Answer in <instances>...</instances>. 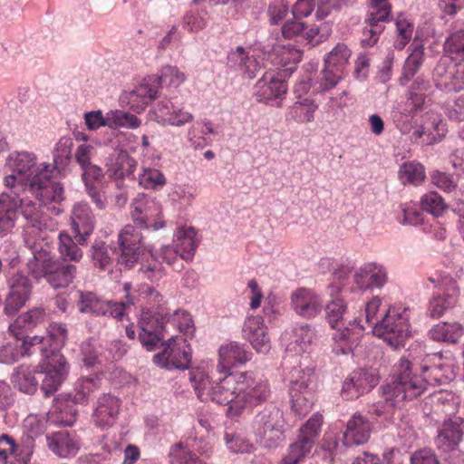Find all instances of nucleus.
Listing matches in <instances>:
<instances>
[{
	"mask_svg": "<svg viewBox=\"0 0 464 464\" xmlns=\"http://www.w3.org/2000/svg\"><path fill=\"white\" fill-rule=\"evenodd\" d=\"M440 366L420 363L415 359L401 358L393 367L392 382L382 387L383 401L372 406L376 416L390 417L407 400L420 396L428 384L440 382Z\"/></svg>",
	"mask_w": 464,
	"mask_h": 464,
	"instance_id": "nucleus-1",
	"label": "nucleus"
},
{
	"mask_svg": "<svg viewBox=\"0 0 464 464\" xmlns=\"http://www.w3.org/2000/svg\"><path fill=\"white\" fill-rule=\"evenodd\" d=\"M5 185H14L15 181L24 187L23 193L34 196L42 205L60 202L63 199V188L59 182L52 180L53 166L48 162H37L34 153L14 151L9 154L5 165Z\"/></svg>",
	"mask_w": 464,
	"mask_h": 464,
	"instance_id": "nucleus-2",
	"label": "nucleus"
},
{
	"mask_svg": "<svg viewBox=\"0 0 464 464\" xmlns=\"http://www.w3.org/2000/svg\"><path fill=\"white\" fill-rule=\"evenodd\" d=\"M140 231L131 225H126L119 233L118 243L121 250L119 263L131 268L140 262L139 272L152 283L160 281L165 275L161 264L153 257L142 243Z\"/></svg>",
	"mask_w": 464,
	"mask_h": 464,
	"instance_id": "nucleus-3",
	"label": "nucleus"
},
{
	"mask_svg": "<svg viewBox=\"0 0 464 464\" xmlns=\"http://www.w3.org/2000/svg\"><path fill=\"white\" fill-rule=\"evenodd\" d=\"M372 334L383 339L392 347L404 345L411 334L409 310L401 307H389L383 310L382 319L375 324Z\"/></svg>",
	"mask_w": 464,
	"mask_h": 464,
	"instance_id": "nucleus-4",
	"label": "nucleus"
},
{
	"mask_svg": "<svg viewBox=\"0 0 464 464\" xmlns=\"http://www.w3.org/2000/svg\"><path fill=\"white\" fill-rule=\"evenodd\" d=\"M252 431L264 448H276L285 437V421L283 412L275 406L266 407L254 418Z\"/></svg>",
	"mask_w": 464,
	"mask_h": 464,
	"instance_id": "nucleus-5",
	"label": "nucleus"
},
{
	"mask_svg": "<svg viewBox=\"0 0 464 464\" xmlns=\"http://www.w3.org/2000/svg\"><path fill=\"white\" fill-rule=\"evenodd\" d=\"M382 304V301L379 296L372 297L365 304L364 318L366 325L362 324L361 320L358 322L357 319H354L353 323H349L350 326L343 328V331L334 335L337 348L342 353L347 354L353 351V348L358 345L363 331L371 330L373 333L375 324L382 319L378 316Z\"/></svg>",
	"mask_w": 464,
	"mask_h": 464,
	"instance_id": "nucleus-6",
	"label": "nucleus"
},
{
	"mask_svg": "<svg viewBox=\"0 0 464 464\" xmlns=\"http://www.w3.org/2000/svg\"><path fill=\"white\" fill-rule=\"evenodd\" d=\"M316 390V377L310 368L294 369L289 394L292 410L299 416L306 415L312 409Z\"/></svg>",
	"mask_w": 464,
	"mask_h": 464,
	"instance_id": "nucleus-7",
	"label": "nucleus"
},
{
	"mask_svg": "<svg viewBox=\"0 0 464 464\" xmlns=\"http://www.w3.org/2000/svg\"><path fill=\"white\" fill-rule=\"evenodd\" d=\"M9 190L0 194V227L3 233L10 231L21 210L24 217V210L28 208L27 204H33L34 200L23 193L24 187L15 181L14 185H5Z\"/></svg>",
	"mask_w": 464,
	"mask_h": 464,
	"instance_id": "nucleus-8",
	"label": "nucleus"
},
{
	"mask_svg": "<svg viewBox=\"0 0 464 464\" xmlns=\"http://www.w3.org/2000/svg\"><path fill=\"white\" fill-rule=\"evenodd\" d=\"M437 87L447 92L464 89V57L442 55L433 71Z\"/></svg>",
	"mask_w": 464,
	"mask_h": 464,
	"instance_id": "nucleus-9",
	"label": "nucleus"
},
{
	"mask_svg": "<svg viewBox=\"0 0 464 464\" xmlns=\"http://www.w3.org/2000/svg\"><path fill=\"white\" fill-rule=\"evenodd\" d=\"M239 400L237 409L241 412L246 408L266 401L270 396V387L266 380L253 372L237 373Z\"/></svg>",
	"mask_w": 464,
	"mask_h": 464,
	"instance_id": "nucleus-10",
	"label": "nucleus"
},
{
	"mask_svg": "<svg viewBox=\"0 0 464 464\" xmlns=\"http://www.w3.org/2000/svg\"><path fill=\"white\" fill-rule=\"evenodd\" d=\"M130 217L133 223L140 228L159 230L165 226L160 204L143 193L138 194L132 200Z\"/></svg>",
	"mask_w": 464,
	"mask_h": 464,
	"instance_id": "nucleus-11",
	"label": "nucleus"
},
{
	"mask_svg": "<svg viewBox=\"0 0 464 464\" xmlns=\"http://www.w3.org/2000/svg\"><path fill=\"white\" fill-rule=\"evenodd\" d=\"M351 50L343 43L337 44L325 56L322 71L323 91L334 88L344 76L345 67L351 57Z\"/></svg>",
	"mask_w": 464,
	"mask_h": 464,
	"instance_id": "nucleus-12",
	"label": "nucleus"
},
{
	"mask_svg": "<svg viewBox=\"0 0 464 464\" xmlns=\"http://www.w3.org/2000/svg\"><path fill=\"white\" fill-rule=\"evenodd\" d=\"M191 362V349L183 338L171 336L164 343L162 353L153 356V362L162 368L185 370Z\"/></svg>",
	"mask_w": 464,
	"mask_h": 464,
	"instance_id": "nucleus-13",
	"label": "nucleus"
},
{
	"mask_svg": "<svg viewBox=\"0 0 464 464\" xmlns=\"http://www.w3.org/2000/svg\"><path fill=\"white\" fill-rule=\"evenodd\" d=\"M226 376L215 382L208 391V400L227 406V414L236 417L241 414L237 403L239 400L237 373L227 372Z\"/></svg>",
	"mask_w": 464,
	"mask_h": 464,
	"instance_id": "nucleus-14",
	"label": "nucleus"
},
{
	"mask_svg": "<svg viewBox=\"0 0 464 464\" xmlns=\"http://www.w3.org/2000/svg\"><path fill=\"white\" fill-rule=\"evenodd\" d=\"M157 82L156 78H144L142 82L132 91L123 92L120 97V103L122 107H129L130 111H111V116H134L140 114L147 107L149 102L157 97L155 89L151 87Z\"/></svg>",
	"mask_w": 464,
	"mask_h": 464,
	"instance_id": "nucleus-15",
	"label": "nucleus"
},
{
	"mask_svg": "<svg viewBox=\"0 0 464 464\" xmlns=\"http://www.w3.org/2000/svg\"><path fill=\"white\" fill-rule=\"evenodd\" d=\"M41 362V368L45 376L42 383V391L46 396L55 392L62 382L64 381L68 370L66 361L60 352L53 351L50 354L46 353Z\"/></svg>",
	"mask_w": 464,
	"mask_h": 464,
	"instance_id": "nucleus-16",
	"label": "nucleus"
},
{
	"mask_svg": "<svg viewBox=\"0 0 464 464\" xmlns=\"http://www.w3.org/2000/svg\"><path fill=\"white\" fill-rule=\"evenodd\" d=\"M9 292L5 299L4 313L6 315H14L30 298L31 285L29 279L16 273L7 280Z\"/></svg>",
	"mask_w": 464,
	"mask_h": 464,
	"instance_id": "nucleus-17",
	"label": "nucleus"
},
{
	"mask_svg": "<svg viewBox=\"0 0 464 464\" xmlns=\"http://www.w3.org/2000/svg\"><path fill=\"white\" fill-rule=\"evenodd\" d=\"M291 306L303 318L312 319L319 315L324 308L322 297L310 288H298L291 294Z\"/></svg>",
	"mask_w": 464,
	"mask_h": 464,
	"instance_id": "nucleus-18",
	"label": "nucleus"
},
{
	"mask_svg": "<svg viewBox=\"0 0 464 464\" xmlns=\"http://www.w3.org/2000/svg\"><path fill=\"white\" fill-rule=\"evenodd\" d=\"M442 294L433 296L430 301L429 314L433 318H439L444 313L454 307L459 301V289L456 281L450 276L441 278Z\"/></svg>",
	"mask_w": 464,
	"mask_h": 464,
	"instance_id": "nucleus-19",
	"label": "nucleus"
},
{
	"mask_svg": "<svg viewBox=\"0 0 464 464\" xmlns=\"http://www.w3.org/2000/svg\"><path fill=\"white\" fill-rule=\"evenodd\" d=\"M463 434L464 418L454 415L446 420L438 430L435 443L444 452L452 451L459 444Z\"/></svg>",
	"mask_w": 464,
	"mask_h": 464,
	"instance_id": "nucleus-20",
	"label": "nucleus"
},
{
	"mask_svg": "<svg viewBox=\"0 0 464 464\" xmlns=\"http://www.w3.org/2000/svg\"><path fill=\"white\" fill-rule=\"evenodd\" d=\"M379 378L372 370L353 372L347 378L342 388V395L346 400H353L370 392L378 384Z\"/></svg>",
	"mask_w": 464,
	"mask_h": 464,
	"instance_id": "nucleus-21",
	"label": "nucleus"
},
{
	"mask_svg": "<svg viewBox=\"0 0 464 464\" xmlns=\"http://www.w3.org/2000/svg\"><path fill=\"white\" fill-rule=\"evenodd\" d=\"M140 333L139 334L141 344L148 350L153 351L165 337L166 326L156 317L154 312L142 314L140 321Z\"/></svg>",
	"mask_w": 464,
	"mask_h": 464,
	"instance_id": "nucleus-22",
	"label": "nucleus"
},
{
	"mask_svg": "<svg viewBox=\"0 0 464 464\" xmlns=\"http://www.w3.org/2000/svg\"><path fill=\"white\" fill-rule=\"evenodd\" d=\"M354 285L362 289H380L387 282L386 269L377 263H365L353 273Z\"/></svg>",
	"mask_w": 464,
	"mask_h": 464,
	"instance_id": "nucleus-23",
	"label": "nucleus"
},
{
	"mask_svg": "<svg viewBox=\"0 0 464 464\" xmlns=\"http://www.w3.org/2000/svg\"><path fill=\"white\" fill-rule=\"evenodd\" d=\"M30 248L33 256L27 262L30 273L36 279L45 277L57 262L52 255L51 247L43 241H35Z\"/></svg>",
	"mask_w": 464,
	"mask_h": 464,
	"instance_id": "nucleus-24",
	"label": "nucleus"
},
{
	"mask_svg": "<svg viewBox=\"0 0 464 464\" xmlns=\"http://www.w3.org/2000/svg\"><path fill=\"white\" fill-rule=\"evenodd\" d=\"M95 219L92 209L86 203L73 205L71 214V226L80 245L86 243L94 230Z\"/></svg>",
	"mask_w": 464,
	"mask_h": 464,
	"instance_id": "nucleus-25",
	"label": "nucleus"
},
{
	"mask_svg": "<svg viewBox=\"0 0 464 464\" xmlns=\"http://www.w3.org/2000/svg\"><path fill=\"white\" fill-rule=\"evenodd\" d=\"M121 403L117 397L111 394H102L96 401L92 414L93 423L101 428L111 427L117 420Z\"/></svg>",
	"mask_w": 464,
	"mask_h": 464,
	"instance_id": "nucleus-26",
	"label": "nucleus"
},
{
	"mask_svg": "<svg viewBox=\"0 0 464 464\" xmlns=\"http://www.w3.org/2000/svg\"><path fill=\"white\" fill-rule=\"evenodd\" d=\"M244 337L259 353H267L271 349L270 339L264 320L259 315L247 317L243 326Z\"/></svg>",
	"mask_w": 464,
	"mask_h": 464,
	"instance_id": "nucleus-27",
	"label": "nucleus"
},
{
	"mask_svg": "<svg viewBox=\"0 0 464 464\" xmlns=\"http://www.w3.org/2000/svg\"><path fill=\"white\" fill-rule=\"evenodd\" d=\"M286 92L285 83L276 77L274 72H266L255 86V95L259 102L274 105Z\"/></svg>",
	"mask_w": 464,
	"mask_h": 464,
	"instance_id": "nucleus-28",
	"label": "nucleus"
},
{
	"mask_svg": "<svg viewBox=\"0 0 464 464\" xmlns=\"http://www.w3.org/2000/svg\"><path fill=\"white\" fill-rule=\"evenodd\" d=\"M47 331L46 337L34 336L30 339L33 349L43 355L50 354L53 351L59 352L58 348L64 343L67 335V329L63 324L52 323Z\"/></svg>",
	"mask_w": 464,
	"mask_h": 464,
	"instance_id": "nucleus-29",
	"label": "nucleus"
},
{
	"mask_svg": "<svg viewBox=\"0 0 464 464\" xmlns=\"http://www.w3.org/2000/svg\"><path fill=\"white\" fill-rule=\"evenodd\" d=\"M219 359L217 371L219 373L230 372L233 366L243 364L251 359V353L237 343H228L222 345L218 351Z\"/></svg>",
	"mask_w": 464,
	"mask_h": 464,
	"instance_id": "nucleus-30",
	"label": "nucleus"
},
{
	"mask_svg": "<svg viewBox=\"0 0 464 464\" xmlns=\"http://www.w3.org/2000/svg\"><path fill=\"white\" fill-rule=\"evenodd\" d=\"M372 423L360 413H355L347 421L343 433V444L346 446L362 445L368 441L372 433Z\"/></svg>",
	"mask_w": 464,
	"mask_h": 464,
	"instance_id": "nucleus-31",
	"label": "nucleus"
},
{
	"mask_svg": "<svg viewBox=\"0 0 464 464\" xmlns=\"http://www.w3.org/2000/svg\"><path fill=\"white\" fill-rule=\"evenodd\" d=\"M288 336L286 353L292 356L306 353L314 338V332L309 324H300L294 327Z\"/></svg>",
	"mask_w": 464,
	"mask_h": 464,
	"instance_id": "nucleus-32",
	"label": "nucleus"
},
{
	"mask_svg": "<svg viewBox=\"0 0 464 464\" xmlns=\"http://www.w3.org/2000/svg\"><path fill=\"white\" fill-rule=\"evenodd\" d=\"M107 171L115 179H121L133 174L137 163L127 151L115 150L107 159Z\"/></svg>",
	"mask_w": 464,
	"mask_h": 464,
	"instance_id": "nucleus-33",
	"label": "nucleus"
},
{
	"mask_svg": "<svg viewBox=\"0 0 464 464\" xmlns=\"http://www.w3.org/2000/svg\"><path fill=\"white\" fill-rule=\"evenodd\" d=\"M172 244L179 250V257L191 261L198 246L197 233L193 227H180L173 236Z\"/></svg>",
	"mask_w": 464,
	"mask_h": 464,
	"instance_id": "nucleus-34",
	"label": "nucleus"
},
{
	"mask_svg": "<svg viewBox=\"0 0 464 464\" xmlns=\"http://www.w3.org/2000/svg\"><path fill=\"white\" fill-rule=\"evenodd\" d=\"M227 64L231 69L246 74L250 79L256 77L260 69L257 61L253 56H249L241 46H237L228 53Z\"/></svg>",
	"mask_w": 464,
	"mask_h": 464,
	"instance_id": "nucleus-35",
	"label": "nucleus"
},
{
	"mask_svg": "<svg viewBox=\"0 0 464 464\" xmlns=\"http://www.w3.org/2000/svg\"><path fill=\"white\" fill-rule=\"evenodd\" d=\"M46 439L49 449L62 458H68L78 452V440L66 431L55 432Z\"/></svg>",
	"mask_w": 464,
	"mask_h": 464,
	"instance_id": "nucleus-36",
	"label": "nucleus"
},
{
	"mask_svg": "<svg viewBox=\"0 0 464 464\" xmlns=\"http://www.w3.org/2000/svg\"><path fill=\"white\" fill-rule=\"evenodd\" d=\"M156 317L160 318V323L166 326V332H169L170 326L178 328L179 332L188 334L192 328L193 322L188 312L185 310H175L172 313L160 308L154 312Z\"/></svg>",
	"mask_w": 464,
	"mask_h": 464,
	"instance_id": "nucleus-37",
	"label": "nucleus"
},
{
	"mask_svg": "<svg viewBox=\"0 0 464 464\" xmlns=\"http://www.w3.org/2000/svg\"><path fill=\"white\" fill-rule=\"evenodd\" d=\"M463 334L464 328L458 322H440L429 331L431 340L447 343H458Z\"/></svg>",
	"mask_w": 464,
	"mask_h": 464,
	"instance_id": "nucleus-38",
	"label": "nucleus"
},
{
	"mask_svg": "<svg viewBox=\"0 0 464 464\" xmlns=\"http://www.w3.org/2000/svg\"><path fill=\"white\" fill-rule=\"evenodd\" d=\"M35 370L28 365H19L14 369L11 375V382L14 387L24 393L33 394L38 387V380L35 377Z\"/></svg>",
	"mask_w": 464,
	"mask_h": 464,
	"instance_id": "nucleus-39",
	"label": "nucleus"
},
{
	"mask_svg": "<svg viewBox=\"0 0 464 464\" xmlns=\"http://www.w3.org/2000/svg\"><path fill=\"white\" fill-rule=\"evenodd\" d=\"M446 123L441 118H427L421 126L413 132L414 138L426 137L427 144H433L440 140L447 132Z\"/></svg>",
	"mask_w": 464,
	"mask_h": 464,
	"instance_id": "nucleus-40",
	"label": "nucleus"
},
{
	"mask_svg": "<svg viewBox=\"0 0 464 464\" xmlns=\"http://www.w3.org/2000/svg\"><path fill=\"white\" fill-rule=\"evenodd\" d=\"M35 351L33 349L30 341L24 340L20 343L16 340L0 347V363L13 364L25 355H30Z\"/></svg>",
	"mask_w": 464,
	"mask_h": 464,
	"instance_id": "nucleus-41",
	"label": "nucleus"
},
{
	"mask_svg": "<svg viewBox=\"0 0 464 464\" xmlns=\"http://www.w3.org/2000/svg\"><path fill=\"white\" fill-rule=\"evenodd\" d=\"M27 206L28 208L24 210V218L33 227L49 231H53L57 228V220L44 213L35 201L33 204H27Z\"/></svg>",
	"mask_w": 464,
	"mask_h": 464,
	"instance_id": "nucleus-42",
	"label": "nucleus"
},
{
	"mask_svg": "<svg viewBox=\"0 0 464 464\" xmlns=\"http://www.w3.org/2000/svg\"><path fill=\"white\" fill-rule=\"evenodd\" d=\"M76 266L70 264L60 265L56 262L50 273L45 276L48 283L53 288L67 287L74 279Z\"/></svg>",
	"mask_w": 464,
	"mask_h": 464,
	"instance_id": "nucleus-43",
	"label": "nucleus"
},
{
	"mask_svg": "<svg viewBox=\"0 0 464 464\" xmlns=\"http://www.w3.org/2000/svg\"><path fill=\"white\" fill-rule=\"evenodd\" d=\"M147 78L157 79V82L151 85V87L155 89L156 93H158L160 88L163 85L169 89H177L186 79L185 74L177 67L169 65L164 66L160 70V75H150Z\"/></svg>",
	"mask_w": 464,
	"mask_h": 464,
	"instance_id": "nucleus-44",
	"label": "nucleus"
},
{
	"mask_svg": "<svg viewBox=\"0 0 464 464\" xmlns=\"http://www.w3.org/2000/svg\"><path fill=\"white\" fill-rule=\"evenodd\" d=\"M45 428V421L39 419L36 415L27 416L23 424L22 446L25 448L27 453L33 449L34 440L41 436Z\"/></svg>",
	"mask_w": 464,
	"mask_h": 464,
	"instance_id": "nucleus-45",
	"label": "nucleus"
},
{
	"mask_svg": "<svg viewBox=\"0 0 464 464\" xmlns=\"http://www.w3.org/2000/svg\"><path fill=\"white\" fill-rule=\"evenodd\" d=\"M79 299L77 301V307L81 313L90 314L95 316L103 315L106 314L108 307L107 302L100 299L95 294L92 292H78Z\"/></svg>",
	"mask_w": 464,
	"mask_h": 464,
	"instance_id": "nucleus-46",
	"label": "nucleus"
},
{
	"mask_svg": "<svg viewBox=\"0 0 464 464\" xmlns=\"http://www.w3.org/2000/svg\"><path fill=\"white\" fill-rule=\"evenodd\" d=\"M411 53L405 61L401 82L409 81L420 70L424 61V48L420 44L413 43L410 46Z\"/></svg>",
	"mask_w": 464,
	"mask_h": 464,
	"instance_id": "nucleus-47",
	"label": "nucleus"
},
{
	"mask_svg": "<svg viewBox=\"0 0 464 464\" xmlns=\"http://www.w3.org/2000/svg\"><path fill=\"white\" fill-rule=\"evenodd\" d=\"M73 142L70 137L63 136L56 143L53 150V162L50 163L53 171L62 172L71 160Z\"/></svg>",
	"mask_w": 464,
	"mask_h": 464,
	"instance_id": "nucleus-48",
	"label": "nucleus"
},
{
	"mask_svg": "<svg viewBox=\"0 0 464 464\" xmlns=\"http://www.w3.org/2000/svg\"><path fill=\"white\" fill-rule=\"evenodd\" d=\"M314 448L311 442L297 439L291 443L283 456L282 464H299L306 459Z\"/></svg>",
	"mask_w": 464,
	"mask_h": 464,
	"instance_id": "nucleus-49",
	"label": "nucleus"
},
{
	"mask_svg": "<svg viewBox=\"0 0 464 464\" xmlns=\"http://www.w3.org/2000/svg\"><path fill=\"white\" fill-rule=\"evenodd\" d=\"M112 248L102 241H95L92 246V260L95 267L111 271L113 259L111 257Z\"/></svg>",
	"mask_w": 464,
	"mask_h": 464,
	"instance_id": "nucleus-50",
	"label": "nucleus"
},
{
	"mask_svg": "<svg viewBox=\"0 0 464 464\" xmlns=\"http://www.w3.org/2000/svg\"><path fill=\"white\" fill-rule=\"evenodd\" d=\"M189 382H191L198 399L201 401L208 400L209 388L214 384L209 381L208 373L203 367L191 369L188 372Z\"/></svg>",
	"mask_w": 464,
	"mask_h": 464,
	"instance_id": "nucleus-51",
	"label": "nucleus"
},
{
	"mask_svg": "<svg viewBox=\"0 0 464 464\" xmlns=\"http://www.w3.org/2000/svg\"><path fill=\"white\" fill-rule=\"evenodd\" d=\"M272 55L274 64L283 67L296 64L302 59V52L292 45H277L273 49Z\"/></svg>",
	"mask_w": 464,
	"mask_h": 464,
	"instance_id": "nucleus-52",
	"label": "nucleus"
},
{
	"mask_svg": "<svg viewBox=\"0 0 464 464\" xmlns=\"http://www.w3.org/2000/svg\"><path fill=\"white\" fill-rule=\"evenodd\" d=\"M58 250L64 261L79 262L83 256L82 249L72 240V237L65 232L59 234Z\"/></svg>",
	"mask_w": 464,
	"mask_h": 464,
	"instance_id": "nucleus-53",
	"label": "nucleus"
},
{
	"mask_svg": "<svg viewBox=\"0 0 464 464\" xmlns=\"http://www.w3.org/2000/svg\"><path fill=\"white\" fill-rule=\"evenodd\" d=\"M400 179L403 184L420 185L425 179V170L421 164L406 162L400 169Z\"/></svg>",
	"mask_w": 464,
	"mask_h": 464,
	"instance_id": "nucleus-54",
	"label": "nucleus"
},
{
	"mask_svg": "<svg viewBox=\"0 0 464 464\" xmlns=\"http://www.w3.org/2000/svg\"><path fill=\"white\" fill-rule=\"evenodd\" d=\"M164 174L152 168H144L139 176V184L146 189L160 190L166 185Z\"/></svg>",
	"mask_w": 464,
	"mask_h": 464,
	"instance_id": "nucleus-55",
	"label": "nucleus"
},
{
	"mask_svg": "<svg viewBox=\"0 0 464 464\" xmlns=\"http://www.w3.org/2000/svg\"><path fill=\"white\" fill-rule=\"evenodd\" d=\"M170 464H207L192 453L187 445L179 442L171 447Z\"/></svg>",
	"mask_w": 464,
	"mask_h": 464,
	"instance_id": "nucleus-56",
	"label": "nucleus"
},
{
	"mask_svg": "<svg viewBox=\"0 0 464 464\" xmlns=\"http://www.w3.org/2000/svg\"><path fill=\"white\" fill-rule=\"evenodd\" d=\"M421 208L434 217H440L447 209V204L440 194L430 191L420 198Z\"/></svg>",
	"mask_w": 464,
	"mask_h": 464,
	"instance_id": "nucleus-57",
	"label": "nucleus"
},
{
	"mask_svg": "<svg viewBox=\"0 0 464 464\" xmlns=\"http://www.w3.org/2000/svg\"><path fill=\"white\" fill-rule=\"evenodd\" d=\"M323 416L319 413L314 414L305 424L301 427L298 438L309 441L311 445L314 446L321 430Z\"/></svg>",
	"mask_w": 464,
	"mask_h": 464,
	"instance_id": "nucleus-58",
	"label": "nucleus"
},
{
	"mask_svg": "<svg viewBox=\"0 0 464 464\" xmlns=\"http://www.w3.org/2000/svg\"><path fill=\"white\" fill-rule=\"evenodd\" d=\"M326 316L332 328L338 329L334 335L343 329L340 328V322L343 320V314L346 311V304L341 298H334L325 306Z\"/></svg>",
	"mask_w": 464,
	"mask_h": 464,
	"instance_id": "nucleus-59",
	"label": "nucleus"
},
{
	"mask_svg": "<svg viewBox=\"0 0 464 464\" xmlns=\"http://www.w3.org/2000/svg\"><path fill=\"white\" fill-rule=\"evenodd\" d=\"M395 24L398 35L394 44L396 48L402 50L411 39L413 25L403 14L398 16Z\"/></svg>",
	"mask_w": 464,
	"mask_h": 464,
	"instance_id": "nucleus-60",
	"label": "nucleus"
},
{
	"mask_svg": "<svg viewBox=\"0 0 464 464\" xmlns=\"http://www.w3.org/2000/svg\"><path fill=\"white\" fill-rule=\"evenodd\" d=\"M45 317L44 310L37 307L20 314L14 324L21 328H32L44 322Z\"/></svg>",
	"mask_w": 464,
	"mask_h": 464,
	"instance_id": "nucleus-61",
	"label": "nucleus"
},
{
	"mask_svg": "<svg viewBox=\"0 0 464 464\" xmlns=\"http://www.w3.org/2000/svg\"><path fill=\"white\" fill-rule=\"evenodd\" d=\"M445 55L464 57V29L451 34L445 43Z\"/></svg>",
	"mask_w": 464,
	"mask_h": 464,
	"instance_id": "nucleus-62",
	"label": "nucleus"
},
{
	"mask_svg": "<svg viewBox=\"0 0 464 464\" xmlns=\"http://www.w3.org/2000/svg\"><path fill=\"white\" fill-rule=\"evenodd\" d=\"M225 441L228 450L234 453H250L254 450V445L236 433L225 434Z\"/></svg>",
	"mask_w": 464,
	"mask_h": 464,
	"instance_id": "nucleus-63",
	"label": "nucleus"
},
{
	"mask_svg": "<svg viewBox=\"0 0 464 464\" xmlns=\"http://www.w3.org/2000/svg\"><path fill=\"white\" fill-rule=\"evenodd\" d=\"M391 13V5L389 3L374 2L370 13L366 18V22L370 26H378L380 22H385Z\"/></svg>",
	"mask_w": 464,
	"mask_h": 464,
	"instance_id": "nucleus-64",
	"label": "nucleus"
}]
</instances>
